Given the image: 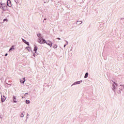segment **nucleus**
<instances>
[{
	"mask_svg": "<svg viewBox=\"0 0 124 124\" xmlns=\"http://www.w3.org/2000/svg\"><path fill=\"white\" fill-rule=\"evenodd\" d=\"M0 9L3 11H8V7L6 4L0 2Z\"/></svg>",
	"mask_w": 124,
	"mask_h": 124,
	"instance_id": "obj_1",
	"label": "nucleus"
},
{
	"mask_svg": "<svg viewBox=\"0 0 124 124\" xmlns=\"http://www.w3.org/2000/svg\"><path fill=\"white\" fill-rule=\"evenodd\" d=\"M38 42L40 43V44H45V43H46V40L43 38L38 39Z\"/></svg>",
	"mask_w": 124,
	"mask_h": 124,
	"instance_id": "obj_2",
	"label": "nucleus"
},
{
	"mask_svg": "<svg viewBox=\"0 0 124 124\" xmlns=\"http://www.w3.org/2000/svg\"><path fill=\"white\" fill-rule=\"evenodd\" d=\"M45 43H46V44H47V45L49 46V47H50V48L52 47V45H53V43L50 40H48L47 42H46Z\"/></svg>",
	"mask_w": 124,
	"mask_h": 124,
	"instance_id": "obj_3",
	"label": "nucleus"
},
{
	"mask_svg": "<svg viewBox=\"0 0 124 124\" xmlns=\"http://www.w3.org/2000/svg\"><path fill=\"white\" fill-rule=\"evenodd\" d=\"M124 89V85L121 84L119 86H118V91H119V93H121L120 91H123Z\"/></svg>",
	"mask_w": 124,
	"mask_h": 124,
	"instance_id": "obj_4",
	"label": "nucleus"
},
{
	"mask_svg": "<svg viewBox=\"0 0 124 124\" xmlns=\"http://www.w3.org/2000/svg\"><path fill=\"white\" fill-rule=\"evenodd\" d=\"M82 82H83V80H80V81H76V82H74L72 85V86H75V85H80V84H81V83H82Z\"/></svg>",
	"mask_w": 124,
	"mask_h": 124,
	"instance_id": "obj_5",
	"label": "nucleus"
},
{
	"mask_svg": "<svg viewBox=\"0 0 124 124\" xmlns=\"http://www.w3.org/2000/svg\"><path fill=\"white\" fill-rule=\"evenodd\" d=\"M13 101L15 103H17V102H18V99H17V98L16 97V96H13Z\"/></svg>",
	"mask_w": 124,
	"mask_h": 124,
	"instance_id": "obj_6",
	"label": "nucleus"
},
{
	"mask_svg": "<svg viewBox=\"0 0 124 124\" xmlns=\"http://www.w3.org/2000/svg\"><path fill=\"white\" fill-rule=\"evenodd\" d=\"M7 6H9V7H11V6H12V5H11V1H10V0H8L7 2Z\"/></svg>",
	"mask_w": 124,
	"mask_h": 124,
	"instance_id": "obj_7",
	"label": "nucleus"
},
{
	"mask_svg": "<svg viewBox=\"0 0 124 124\" xmlns=\"http://www.w3.org/2000/svg\"><path fill=\"white\" fill-rule=\"evenodd\" d=\"M20 83H22V84H24L25 82H26V78H22L20 79Z\"/></svg>",
	"mask_w": 124,
	"mask_h": 124,
	"instance_id": "obj_8",
	"label": "nucleus"
},
{
	"mask_svg": "<svg viewBox=\"0 0 124 124\" xmlns=\"http://www.w3.org/2000/svg\"><path fill=\"white\" fill-rule=\"evenodd\" d=\"M112 87H113L112 90L113 91H117V92H118V89H117V87H116V85H115V84H113Z\"/></svg>",
	"mask_w": 124,
	"mask_h": 124,
	"instance_id": "obj_9",
	"label": "nucleus"
},
{
	"mask_svg": "<svg viewBox=\"0 0 124 124\" xmlns=\"http://www.w3.org/2000/svg\"><path fill=\"white\" fill-rule=\"evenodd\" d=\"M22 40L25 44L28 45V46H30V43L28 42H27V41L24 39H22Z\"/></svg>",
	"mask_w": 124,
	"mask_h": 124,
	"instance_id": "obj_10",
	"label": "nucleus"
},
{
	"mask_svg": "<svg viewBox=\"0 0 124 124\" xmlns=\"http://www.w3.org/2000/svg\"><path fill=\"white\" fill-rule=\"evenodd\" d=\"M38 37L39 39H42L43 38V36H42V35L40 33H38L37 34Z\"/></svg>",
	"mask_w": 124,
	"mask_h": 124,
	"instance_id": "obj_11",
	"label": "nucleus"
},
{
	"mask_svg": "<svg viewBox=\"0 0 124 124\" xmlns=\"http://www.w3.org/2000/svg\"><path fill=\"white\" fill-rule=\"evenodd\" d=\"M5 99H6V98L5 97V96H1V101L2 102H4L5 101Z\"/></svg>",
	"mask_w": 124,
	"mask_h": 124,
	"instance_id": "obj_12",
	"label": "nucleus"
},
{
	"mask_svg": "<svg viewBox=\"0 0 124 124\" xmlns=\"http://www.w3.org/2000/svg\"><path fill=\"white\" fill-rule=\"evenodd\" d=\"M14 50H15V47H14V46H12L9 51L11 52V51H14Z\"/></svg>",
	"mask_w": 124,
	"mask_h": 124,
	"instance_id": "obj_13",
	"label": "nucleus"
},
{
	"mask_svg": "<svg viewBox=\"0 0 124 124\" xmlns=\"http://www.w3.org/2000/svg\"><path fill=\"white\" fill-rule=\"evenodd\" d=\"M24 116H25V111H23L20 114L21 118H24Z\"/></svg>",
	"mask_w": 124,
	"mask_h": 124,
	"instance_id": "obj_14",
	"label": "nucleus"
},
{
	"mask_svg": "<svg viewBox=\"0 0 124 124\" xmlns=\"http://www.w3.org/2000/svg\"><path fill=\"white\" fill-rule=\"evenodd\" d=\"M26 49H27L29 52H30V51H31V48L30 46H27L26 47Z\"/></svg>",
	"mask_w": 124,
	"mask_h": 124,
	"instance_id": "obj_15",
	"label": "nucleus"
},
{
	"mask_svg": "<svg viewBox=\"0 0 124 124\" xmlns=\"http://www.w3.org/2000/svg\"><path fill=\"white\" fill-rule=\"evenodd\" d=\"M37 49H38L37 46H35L34 48V51H35V53H36V51H37Z\"/></svg>",
	"mask_w": 124,
	"mask_h": 124,
	"instance_id": "obj_16",
	"label": "nucleus"
},
{
	"mask_svg": "<svg viewBox=\"0 0 124 124\" xmlns=\"http://www.w3.org/2000/svg\"><path fill=\"white\" fill-rule=\"evenodd\" d=\"M83 23L82 21H78L77 22V25H81Z\"/></svg>",
	"mask_w": 124,
	"mask_h": 124,
	"instance_id": "obj_17",
	"label": "nucleus"
},
{
	"mask_svg": "<svg viewBox=\"0 0 124 124\" xmlns=\"http://www.w3.org/2000/svg\"><path fill=\"white\" fill-rule=\"evenodd\" d=\"M89 75L88 73H86L84 76V78H88V76Z\"/></svg>",
	"mask_w": 124,
	"mask_h": 124,
	"instance_id": "obj_18",
	"label": "nucleus"
},
{
	"mask_svg": "<svg viewBox=\"0 0 124 124\" xmlns=\"http://www.w3.org/2000/svg\"><path fill=\"white\" fill-rule=\"evenodd\" d=\"M26 103L27 104H30V100H26Z\"/></svg>",
	"mask_w": 124,
	"mask_h": 124,
	"instance_id": "obj_19",
	"label": "nucleus"
},
{
	"mask_svg": "<svg viewBox=\"0 0 124 124\" xmlns=\"http://www.w3.org/2000/svg\"><path fill=\"white\" fill-rule=\"evenodd\" d=\"M53 48L54 49H57V48H58V46H57V45H55L54 46H53Z\"/></svg>",
	"mask_w": 124,
	"mask_h": 124,
	"instance_id": "obj_20",
	"label": "nucleus"
},
{
	"mask_svg": "<svg viewBox=\"0 0 124 124\" xmlns=\"http://www.w3.org/2000/svg\"><path fill=\"white\" fill-rule=\"evenodd\" d=\"M112 82H113L114 85H115L116 87L118 86V83H116V82H114L113 81H112Z\"/></svg>",
	"mask_w": 124,
	"mask_h": 124,
	"instance_id": "obj_21",
	"label": "nucleus"
},
{
	"mask_svg": "<svg viewBox=\"0 0 124 124\" xmlns=\"http://www.w3.org/2000/svg\"><path fill=\"white\" fill-rule=\"evenodd\" d=\"M8 20H7V19H3V22H7Z\"/></svg>",
	"mask_w": 124,
	"mask_h": 124,
	"instance_id": "obj_22",
	"label": "nucleus"
},
{
	"mask_svg": "<svg viewBox=\"0 0 124 124\" xmlns=\"http://www.w3.org/2000/svg\"><path fill=\"white\" fill-rule=\"evenodd\" d=\"M15 2L18 3V0H14Z\"/></svg>",
	"mask_w": 124,
	"mask_h": 124,
	"instance_id": "obj_23",
	"label": "nucleus"
},
{
	"mask_svg": "<svg viewBox=\"0 0 124 124\" xmlns=\"http://www.w3.org/2000/svg\"><path fill=\"white\" fill-rule=\"evenodd\" d=\"M22 98H26V95L23 96Z\"/></svg>",
	"mask_w": 124,
	"mask_h": 124,
	"instance_id": "obj_24",
	"label": "nucleus"
},
{
	"mask_svg": "<svg viewBox=\"0 0 124 124\" xmlns=\"http://www.w3.org/2000/svg\"><path fill=\"white\" fill-rule=\"evenodd\" d=\"M66 45H68V42L66 41Z\"/></svg>",
	"mask_w": 124,
	"mask_h": 124,
	"instance_id": "obj_25",
	"label": "nucleus"
},
{
	"mask_svg": "<svg viewBox=\"0 0 124 124\" xmlns=\"http://www.w3.org/2000/svg\"><path fill=\"white\" fill-rule=\"evenodd\" d=\"M57 39H58L59 40H61V38H57Z\"/></svg>",
	"mask_w": 124,
	"mask_h": 124,
	"instance_id": "obj_26",
	"label": "nucleus"
},
{
	"mask_svg": "<svg viewBox=\"0 0 124 124\" xmlns=\"http://www.w3.org/2000/svg\"><path fill=\"white\" fill-rule=\"evenodd\" d=\"M7 55H8V54L6 53L5 55V57H6V56H7Z\"/></svg>",
	"mask_w": 124,
	"mask_h": 124,
	"instance_id": "obj_27",
	"label": "nucleus"
},
{
	"mask_svg": "<svg viewBox=\"0 0 124 124\" xmlns=\"http://www.w3.org/2000/svg\"><path fill=\"white\" fill-rule=\"evenodd\" d=\"M26 94H29V93H27L25 94V95H26Z\"/></svg>",
	"mask_w": 124,
	"mask_h": 124,
	"instance_id": "obj_28",
	"label": "nucleus"
},
{
	"mask_svg": "<svg viewBox=\"0 0 124 124\" xmlns=\"http://www.w3.org/2000/svg\"><path fill=\"white\" fill-rule=\"evenodd\" d=\"M33 56L34 57H35V54L34 53L33 55Z\"/></svg>",
	"mask_w": 124,
	"mask_h": 124,
	"instance_id": "obj_29",
	"label": "nucleus"
},
{
	"mask_svg": "<svg viewBox=\"0 0 124 124\" xmlns=\"http://www.w3.org/2000/svg\"><path fill=\"white\" fill-rule=\"evenodd\" d=\"M65 46H66V45H64V48L65 47Z\"/></svg>",
	"mask_w": 124,
	"mask_h": 124,
	"instance_id": "obj_30",
	"label": "nucleus"
},
{
	"mask_svg": "<svg viewBox=\"0 0 124 124\" xmlns=\"http://www.w3.org/2000/svg\"><path fill=\"white\" fill-rule=\"evenodd\" d=\"M0 118L1 119V117H0Z\"/></svg>",
	"mask_w": 124,
	"mask_h": 124,
	"instance_id": "obj_31",
	"label": "nucleus"
}]
</instances>
